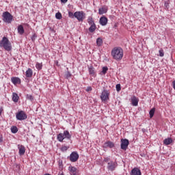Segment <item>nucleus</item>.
<instances>
[{
  "instance_id": "18",
  "label": "nucleus",
  "mask_w": 175,
  "mask_h": 175,
  "mask_svg": "<svg viewBox=\"0 0 175 175\" xmlns=\"http://www.w3.org/2000/svg\"><path fill=\"white\" fill-rule=\"evenodd\" d=\"M11 81L12 83L14 84V85H16V84H21V79H20V78L18 77H12L11 78Z\"/></svg>"
},
{
  "instance_id": "38",
  "label": "nucleus",
  "mask_w": 175,
  "mask_h": 175,
  "mask_svg": "<svg viewBox=\"0 0 175 175\" xmlns=\"http://www.w3.org/2000/svg\"><path fill=\"white\" fill-rule=\"evenodd\" d=\"M27 99H28L29 100H33V96H32V95H31V94H27Z\"/></svg>"
},
{
  "instance_id": "21",
  "label": "nucleus",
  "mask_w": 175,
  "mask_h": 175,
  "mask_svg": "<svg viewBox=\"0 0 175 175\" xmlns=\"http://www.w3.org/2000/svg\"><path fill=\"white\" fill-rule=\"evenodd\" d=\"M26 77H32V75H33V72L32 69L28 68L27 70L25 72Z\"/></svg>"
},
{
  "instance_id": "27",
  "label": "nucleus",
  "mask_w": 175,
  "mask_h": 175,
  "mask_svg": "<svg viewBox=\"0 0 175 175\" xmlns=\"http://www.w3.org/2000/svg\"><path fill=\"white\" fill-rule=\"evenodd\" d=\"M36 68L38 70H42V68H43V64L42 63L37 62L36 64Z\"/></svg>"
},
{
  "instance_id": "6",
  "label": "nucleus",
  "mask_w": 175,
  "mask_h": 175,
  "mask_svg": "<svg viewBox=\"0 0 175 175\" xmlns=\"http://www.w3.org/2000/svg\"><path fill=\"white\" fill-rule=\"evenodd\" d=\"M16 118L18 121H24V120H27V116L24 111H20L16 114Z\"/></svg>"
},
{
  "instance_id": "19",
  "label": "nucleus",
  "mask_w": 175,
  "mask_h": 175,
  "mask_svg": "<svg viewBox=\"0 0 175 175\" xmlns=\"http://www.w3.org/2000/svg\"><path fill=\"white\" fill-rule=\"evenodd\" d=\"M107 13V7H102L98 9V14L102 15Z\"/></svg>"
},
{
  "instance_id": "46",
  "label": "nucleus",
  "mask_w": 175,
  "mask_h": 175,
  "mask_svg": "<svg viewBox=\"0 0 175 175\" xmlns=\"http://www.w3.org/2000/svg\"><path fill=\"white\" fill-rule=\"evenodd\" d=\"M2 114V109H0V116Z\"/></svg>"
},
{
  "instance_id": "34",
  "label": "nucleus",
  "mask_w": 175,
  "mask_h": 175,
  "mask_svg": "<svg viewBox=\"0 0 175 175\" xmlns=\"http://www.w3.org/2000/svg\"><path fill=\"white\" fill-rule=\"evenodd\" d=\"M68 17H70V18H75V13L73 14V12L69 11L68 12Z\"/></svg>"
},
{
  "instance_id": "7",
  "label": "nucleus",
  "mask_w": 175,
  "mask_h": 175,
  "mask_svg": "<svg viewBox=\"0 0 175 175\" xmlns=\"http://www.w3.org/2000/svg\"><path fill=\"white\" fill-rule=\"evenodd\" d=\"M109 96H110V92L104 90L101 93L100 99L103 102H106V100H109Z\"/></svg>"
},
{
  "instance_id": "25",
  "label": "nucleus",
  "mask_w": 175,
  "mask_h": 175,
  "mask_svg": "<svg viewBox=\"0 0 175 175\" xmlns=\"http://www.w3.org/2000/svg\"><path fill=\"white\" fill-rule=\"evenodd\" d=\"M12 100L13 102H15V103H17V102H18V94L14 92L12 94Z\"/></svg>"
},
{
  "instance_id": "13",
  "label": "nucleus",
  "mask_w": 175,
  "mask_h": 175,
  "mask_svg": "<svg viewBox=\"0 0 175 175\" xmlns=\"http://www.w3.org/2000/svg\"><path fill=\"white\" fill-rule=\"evenodd\" d=\"M113 147H115L114 143L110 141H107L103 145V148H113Z\"/></svg>"
},
{
  "instance_id": "37",
  "label": "nucleus",
  "mask_w": 175,
  "mask_h": 175,
  "mask_svg": "<svg viewBox=\"0 0 175 175\" xmlns=\"http://www.w3.org/2000/svg\"><path fill=\"white\" fill-rule=\"evenodd\" d=\"M116 91H118V92H119V91H121V85L120 83L117 84L116 85Z\"/></svg>"
},
{
  "instance_id": "33",
  "label": "nucleus",
  "mask_w": 175,
  "mask_h": 175,
  "mask_svg": "<svg viewBox=\"0 0 175 175\" xmlns=\"http://www.w3.org/2000/svg\"><path fill=\"white\" fill-rule=\"evenodd\" d=\"M65 77L66 79H70V77H72V74L68 71L65 75Z\"/></svg>"
},
{
  "instance_id": "39",
  "label": "nucleus",
  "mask_w": 175,
  "mask_h": 175,
  "mask_svg": "<svg viewBox=\"0 0 175 175\" xmlns=\"http://www.w3.org/2000/svg\"><path fill=\"white\" fill-rule=\"evenodd\" d=\"M61 151H62L63 152H65V151H68V147L66 146H62L61 148Z\"/></svg>"
},
{
  "instance_id": "24",
  "label": "nucleus",
  "mask_w": 175,
  "mask_h": 175,
  "mask_svg": "<svg viewBox=\"0 0 175 175\" xmlns=\"http://www.w3.org/2000/svg\"><path fill=\"white\" fill-rule=\"evenodd\" d=\"M18 33L19 35H23L24 34V27L23 25H20L18 26Z\"/></svg>"
},
{
  "instance_id": "12",
  "label": "nucleus",
  "mask_w": 175,
  "mask_h": 175,
  "mask_svg": "<svg viewBox=\"0 0 175 175\" xmlns=\"http://www.w3.org/2000/svg\"><path fill=\"white\" fill-rule=\"evenodd\" d=\"M131 102L132 106H138L139 105V98L136 96H133L131 98Z\"/></svg>"
},
{
  "instance_id": "4",
  "label": "nucleus",
  "mask_w": 175,
  "mask_h": 175,
  "mask_svg": "<svg viewBox=\"0 0 175 175\" xmlns=\"http://www.w3.org/2000/svg\"><path fill=\"white\" fill-rule=\"evenodd\" d=\"M2 18L3 23H6V24H12V21H13V16L8 11L3 12Z\"/></svg>"
},
{
  "instance_id": "28",
  "label": "nucleus",
  "mask_w": 175,
  "mask_h": 175,
  "mask_svg": "<svg viewBox=\"0 0 175 175\" xmlns=\"http://www.w3.org/2000/svg\"><path fill=\"white\" fill-rule=\"evenodd\" d=\"M154 114H155V108H152L149 111L150 118H152L154 117Z\"/></svg>"
},
{
  "instance_id": "42",
  "label": "nucleus",
  "mask_w": 175,
  "mask_h": 175,
  "mask_svg": "<svg viewBox=\"0 0 175 175\" xmlns=\"http://www.w3.org/2000/svg\"><path fill=\"white\" fill-rule=\"evenodd\" d=\"M62 3H66L68 2V0H60Z\"/></svg>"
},
{
  "instance_id": "10",
  "label": "nucleus",
  "mask_w": 175,
  "mask_h": 175,
  "mask_svg": "<svg viewBox=\"0 0 175 175\" xmlns=\"http://www.w3.org/2000/svg\"><path fill=\"white\" fill-rule=\"evenodd\" d=\"M70 162H77L79 160V153L77 152H72L70 154V158H69Z\"/></svg>"
},
{
  "instance_id": "5",
  "label": "nucleus",
  "mask_w": 175,
  "mask_h": 175,
  "mask_svg": "<svg viewBox=\"0 0 175 175\" xmlns=\"http://www.w3.org/2000/svg\"><path fill=\"white\" fill-rule=\"evenodd\" d=\"M75 18H77L79 23H83L85 20V13L84 11H77L75 12Z\"/></svg>"
},
{
  "instance_id": "30",
  "label": "nucleus",
  "mask_w": 175,
  "mask_h": 175,
  "mask_svg": "<svg viewBox=\"0 0 175 175\" xmlns=\"http://www.w3.org/2000/svg\"><path fill=\"white\" fill-rule=\"evenodd\" d=\"M55 18L57 20H61V18H62V14H61V12H57L55 14Z\"/></svg>"
},
{
  "instance_id": "26",
  "label": "nucleus",
  "mask_w": 175,
  "mask_h": 175,
  "mask_svg": "<svg viewBox=\"0 0 175 175\" xmlns=\"http://www.w3.org/2000/svg\"><path fill=\"white\" fill-rule=\"evenodd\" d=\"M96 44L98 46H102V44H103V40H102V38H98L96 39Z\"/></svg>"
},
{
  "instance_id": "16",
  "label": "nucleus",
  "mask_w": 175,
  "mask_h": 175,
  "mask_svg": "<svg viewBox=\"0 0 175 175\" xmlns=\"http://www.w3.org/2000/svg\"><path fill=\"white\" fill-rule=\"evenodd\" d=\"M88 71L90 76H92V77H95L96 76V72H95V68L94 66H91L88 67Z\"/></svg>"
},
{
  "instance_id": "1",
  "label": "nucleus",
  "mask_w": 175,
  "mask_h": 175,
  "mask_svg": "<svg viewBox=\"0 0 175 175\" xmlns=\"http://www.w3.org/2000/svg\"><path fill=\"white\" fill-rule=\"evenodd\" d=\"M111 54L113 59L121 61L124 57V50L120 46H116L111 50Z\"/></svg>"
},
{
  "instance_id": "36",
  "label": "nucleus",
  "mask_w": 175,
  "mask_h": 175,
  "mask_svg": "<svg viewBox=\"0 0 175 175\" xmlns=\"http://www.w3.org/2000/svg\"><path fill=\"white\" fill-rule=\"evenodd\" d=\"M159 57H163L165 55V53L163 52V49H160L159 51Z\"/></svg>"
},
{
  "instance_id": "45",
  "label": "nucleus",
  "mask_w": 175,
  "mask_h": 175,
  "mask_svg": "<svg viewBox=\"0 0 175 175\" xmlns=\"http://www.w3.org/2000/svg\"><path fill=\"white\" fill-rule=\"evenodd\" d=\"M59 165L61 166L62 165V161H59Z\"/></svg>"
},
{
  "instance_id": "40",
  "label": "nucleus",
  "mask_w": 175,
  "mask_h": 175,
  "mask_svg": "<svg viewBox=\"0 0 175 175\" xmlns=\"http://www.w3.org/2000/svg\"><path fill=\"white\" fill-rule=\"evenodd\" d=\"M90 91H92V87H88L86 88V92H90Z\"/></svg>"
},
{
  "instance_id": "31",
  "label": "nucleus",
  "mask_w": 175,
  "mask_h": 175,
  "mask_svg": "<svg viewBox=\"0 0 175 175\" xmlns=\"http://www.w3.org/2000/svg\"><path fill=\"white\" fill-rule=\"evenodd\" d=\"M107 70H109V68L107 66L103 67L102 73L103 75H106V73H107Z\"/></svg>"
},
{
  "instance_id": "43",
  "label": "nucleus",
  "mask_w": 175,
  "mask_h": 175,
  "mask_svg": "<svg viewBox=\"0 0 175 175\" xmlns=\"http://www.w3.org/2000/svg\"><path fill=\"white\" fill-rule=\"evenodd\" d=\"M172 87H173L174 90H175V80L174 81H172Z\"/></svg>"
},
{
  "instance_id": "3",
  "label": "nucleus",
  "mask_w": 175,
  "mask_h": 175,
  "mask_svg": "<svg viewBox=\"0 0 175 175\" xmlns=\"http://www.w3.org/2000/svg\"><path fill=\"white\" fill-rule=\"evenodd\" d=\"M57 139L58 142L62 143L65 139L70 140L72 139V135H70L68 131H64L63 133H60L57 135Z\"/></svg>"
},
{
  "instance_id": "8",
  "label": "nucleus",
  "mask_w": 175,
  "mask_h": 175,
  "mask_svg": "<svg viewBox=\"0 0 175 175\" xmlns=\"http://www.w3.org/2000/svg\"><path fill=\"white\" fill-rule=\"evenodd\" d=\"M118 166V164L117 163V162L112 161V162L108 163L107 169L110 172H114V170H116Z\"/></svg>"
},
{
  "instance_id": "29",
  "label": "nucleus",
  "mask_w": 175,
  "mask_h": 175,
  "mask_svg": "<svg viewBox=\"0 0 175 175\" xmlns=\"http://www.w3.org/2000/svg\"><path fill=\"white\" fill-rule=\"evenodd\" d=\"M11 132L12 133H17V132H18V129H17V126H12L11 128Z\"/></svg>"
},
{
  "instance_id": "2",
  "label": "nucleus",
  "mask_w": 175,
  "mask_h": 175,
  "mask_svg": "<svg viewBox=\"0 0 175 175\" xmlns=\"http://www.w3.org/2000/svg\"><path fill=\"white\" fill-rule=\"evenodd\" d=\"M0 47H2L6 51H12V42L6 37H3L0 40Z\"/></svg>"
},
{
  "instance_id": "17",
  "label": "nucleus",
  "mask_w": 175,
  "mask_h": 175,
  "mask_svg": "<svg viewBox=\"0 0 175 175\" xmlns=\"http://www.w3.org/2000/svg\"><path fill=\"white\" fill-rule=\"evenodd\" d=\"M18 148L19 150V155H24L25 154V147L23 145H18Z\"/></svg>"
},
{
  "instance_id": "23",
  "label": "nucleus",
  "mask_w": 175,
  "mask_h": 175,
  "mask_svg": "<svg viewBox=\"0 0 175 175\" xmlns=\"http://www.w3.org/2000/svg\"><path fill=\"white\" fill-rule=\"evenodd\" d=\"M87 21L89 25H93L95 24V21H94V18H92V16H88Z\"/></svg>"
},
{
  "instance_id": "11",
  "label": "nucleus",
  "mask_w": 175,
  "mask_h": 175,
  "mask_svg": "<svg viewBox=\"0 0 175 175\" xmlns=\"http://www.w3.org/2000/svg\"><path fill=\"white\" fill-rule=\"evenodd\" d=\"M68 171L70 175H77V173H79V171H77V168L72 165H70L68 167Z\"/></svg>"
},
{
  "instance_id": "41",
  "label": "nucleus",
  "mask_w": 175,
  "mask_h": 175,
  "mask_svg": "<svg viewBox=\"0 0 175 175\" xmlns=\"http://www.w3.org/2000/svg\"><path fill=\"white\" fill-rule=\"evenodd\" d=\"M165 7L167 9H169V3H165Z\"/></svg>"
},
{
  "instance_id": "32",
  "label": "nucleus",
  "mask_w": 175,
  "mask_h": 175,
  "mask_svg": "<svg viewBox=\"0 0 175 175\" xmlns=\"http://www.w3.org/2000/svg\"><path fill=\"white\" fill-rule=\"evenodd\" d=\"M37 38H38V36L36 35V33H33L32 35V36L31 37V41L35 42V40H36Z\"/></svg>"
},
{
  "instance_id": "14",
  "label": "nucleus",
  "mask_w": 175,
  "mask_h": 175,
  "mask_svg": "<svg viewBox=\"0 0 175 175\" xmlns=\"http://www.w3.org/2000/svg\"><path fill=\"white\" fill-rule=\"evenodd\" d=\"M107 21H108V19L106 18V16H102L100 18L99 23L103 27H105V25H107Z\"/></svg>"
},
{
  "instance_id": "20",
  "label": "nucleus",
  "mask_w": 175,
  "mask_h": 175,
  "mask_svg": "<svg viewBox=\"0 0 175 175\" xmlns=\"http://www.w3.org/2000/svg\"><path fill=\"white\" fill-rule=\"evenodd\" d=\"M163 143L165 146H169L170 144H172V143H173V139L170 137H168L163 140Z\"/></svg>"
},
{
  "instance_id": "35",
  "label": "nucleus",
  "mask_w": 175,
  "mask_h": 175,
  "mask_svg": "<svg viewBox=\"0 0 175 175\" xmlns=\"http://www.w3.org/2000/svg\"><path fill=\"white\" fill-rule=\"evenodd\" d=\"M104 161L106 162V163H107L108 165L109 163H110V162H112L113 161H111L110 158L107 157L104 159Z\"/></svg>"
},
{
  "instance_id": "9",
  "label": "nucleus",
  "mask_w": 175,
  "mask_h": 175,
  "mask_svg": "<svg viewBox=\"0 0 175 175\" xmlns=\"http://www.w3.org/2000/svg\"><path fill=\"white\" fill-rule=\"evenodd\" d=\"M128 146H129V140H128L127 139H122L121 144H120V148L122 150H124V151H126V149L128 148Z\"/></svg>"
},
{
  "instance_id": "22",
  "label": "nucleus",
  "mask_w": 175,
  "mask_h": 175,
  "mask_svg": "<svg viewBox=\"0 0 175 175\" xmlns=\"http://www.w3.org/2000/svg\"><path fill=\"white\" fill-rule=\"evenodd\" d=\"M96 30V25H90V27H89V32H91V33H93V32H95Z\"/></svg>"
},
{
  "instance_id": "44",
  "label": "nucleus",
  "mask_w": 175,
  "mask_h": 175,
  "mask_svg": "<svg viewBox=\"0 0 175 175\" xmlns=\"http://www.w3.org/2000/svg\"><path fill=\"white\" fill-rule=\"evenodd\" d=\"M2 142H3V139L2 137L0 136V143H2Z\"/></svg>"
},
{
  "instance_id": "15",
  "label": "nucleus",
  "mask_w": 175,
  "mask_h": 175,
  "mask_svg": "<svg viewBox=\"0 0 175 175\" xmlns=\"http://www.w3.org/2000/svg\"><path fill=\"white\" fill-rule=\"evenodd\" d=\"M131 175H142V171H140V169L137 168V167H134L131 173Z\"/></svg>"
}]
</instances>
